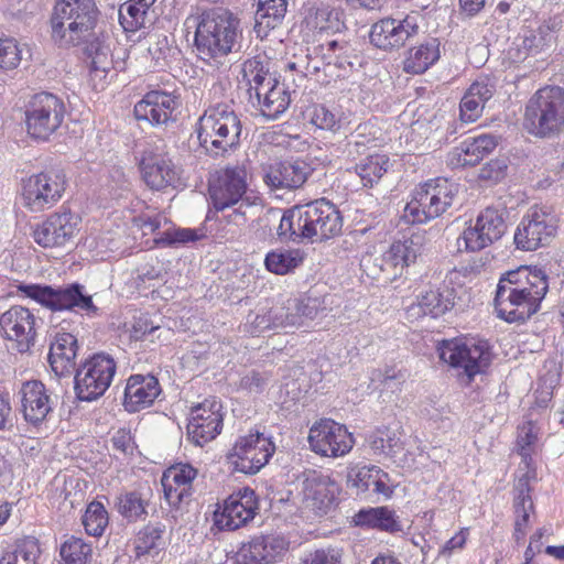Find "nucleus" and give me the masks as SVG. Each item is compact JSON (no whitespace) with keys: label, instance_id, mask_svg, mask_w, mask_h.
<instances>
[{"label":"nucleus","instance_id":"obj_12","mask_svg":"<svg viewBox=\"0 0 564 564\" xmlns=\"http://www.w3.org/2000/svg\"><path fill=\"white\" fill-rule=\"evenodd\" d=\"M65 104L51 93H39L25 105V126L31 138L46 141L62 126Z\"/></svg>","mask_w":564,"mask_h":564},{"label":"nucleus","instance_id":"obj_8","mask_svg":"<svg viewBox=\"0 0 564 564\" xmlns=\"http://www.w3.org/2000/svg\"><path fill=\"white\" fill-rule=\"evenodd\" d=\"M523 124L529 133L553 137L564 130V89L545 86L536 90L528 100Z\"/></svg>","mask_w":564,"mask_h":564},{"label":"nucleus","instance_id":"obj_50","mask_svg":"<svg viewBox=\"0 0 564 564\" xmlns=\"http://www.w3.org/2000/svg\"><path fill=\"white\" fill-rule=\"evenodd\" d=\"M90 554L91 546L76 536H70L61 546V557L65 564H85Z\"/></svg>","mask_w":564,"mask_h":564},{"label":"nucleus","instance_id":"obj_17","mask_svg":"<svg viewBox=\"0 0 564 564\" xmlns=\"http://www.w3.org/2000/svg\"><path fill=\"white\" fill-rule=\"evenodd\" d=\"M310 448L324 457H340L354 446V437L347 427L330 419L315 422L308 432Z\"/></svg>","mask_w":564,"mask_h":564},{"label":"nucleus","instance_id":"obj_57","mask_svg":"<svg viewBox=\"0 0 564 564\" xmlns=\"http://www.w3.org/2000/svg\"><path fill=\"white\" fill-rule=\"evenodd\" d=\"M21 61V50L13 39L0 37V68H15Z\"/></svg>","mask_w":564,"mask_h":564},{"label":"nucleus","instance_id":"obj_20","mask_svg":"<svg viewBox=\"0 0 564 564\" xmlns=\"http://www.w3.org/2000/svg\"><path fill=\"white\" fill-rule=\"evenodd\" d=\"M258 510L254 490L245 487L224 501L223 509L214 513V522L219 530L234 531L253 520Z\"/></svg>","mask_w":564,"mask_h":564},{"label":"nucleus","instance_id":"obj_39","mask_svg":"<svg viewBox=\"0 0 564 564\" xmlns=\"http://www.w3.org/2000/svg\"><path fill=\"white\" fill-rule=\"evenodd\" d=\"M313 53L321 57L325 65H334L340 69L352 66L351 59L355 57L352 46L344 39L329 40L314 47Z\"/></svg>","mask_w":564,"mask_h":564},{"label":"nucleus","instance_id":"obj_33","mask_svg":"<svg viewBox=\"0 0 564 564\" xmlns=\"http://www.w3.org/2000/svg\"><path fill=\"white\" fill-rule=\"evenodd\" d=\"M495 86L488 79L474 82L459 105V117L464 122H475L482 113L485 104L492 98Z\"/></svg>","mask_w":564,"mask_h":564},{"label":"nucleus","instance_id":"obj_45","mask_svg":"<svg viewBox=\"0 0 564 564\" xmlns=\"http://www.w3.org/2000/svg\"><path fill=\"white\" fill-rule=\"evenodd\" d=\"M389 159L386 154H372L361 160L356 165V172L360 176L364 186H372L387 172Z\"/></svg>","mask_w":564,"mask_h":564},{"label":"nucleus","instance_id":"obj_59","mask_svg":"<svg viewBox=\"0 0 564 564\" xmlns=\"http://www.w3.org/2000/svg\"><path fill=\"white\" fill-rule=\"evenodd\" d=\"M272 318L274 321L275 328L288 329L302 325V321H300L295 314L294 306L272 307Z\"/></svg>","mask_w":564,"mask_h":564},{"label":"nucleus","instance_id":"obj_58","mask_svg":"<svg viewBox=\"0 0 564 564\" xmlns=\"http://www.w3.org/2000/svg\"><path fill=\"white\" fill-rule=\"evenodd\" d=\"M133 224L142 230L143 235L158 234V237H160L162 234L158 231L161 228L165 229L169 225V220L163 214H142L133 218Z\"/></svg>","mask_w":564,"mask_h":564},{"label":"nucleus","instance_id":"obj_22","mask_svg":"<svg viewBox=\"0 0 564 564\" xmlns=\"http://www.w3.org/2000/svg\"><path fill=\"white\" fill-rule=\"evenodd\" d=\"M290 546L281 534L256 535L236 553L237 564H273L281 561Z\"/></svg>","mask_w":564,"mask_h":564},{"label":"nucleus","instance_id":"obj_37","mask_svg":"<svg viewBox=\"0 0 564 564\" xmlns=\"http://www.w3.org/2000/svg\"><path fill=\"white\" fill-rule=\"evenodd\" d=\"M242 76L249 86L251 99L279 83L269 72L268 59L261 56H254L243 63Z\"/></svg>","mask_w":564,"mask_h":564},{"label":"nucleus","instance_id":"obj_5","mask_svg":"<svg viewBox=\"0 0 564 564\" xmlns=\"http://www.w3.org/2000/svg\"><path fill=\"white\" fill-rule=\"evenodd\" d=\"M195 131L200 147L214 158L224 156L240 145V119L226 104L208 107L198 118Z\"/></svg>","mask_w":564,"mask_h":564},{"label":"nucleus","instance_id":"obj_61","mask_svg":"<svg viewBox=\"0 0 564 564\" xmlns=\"http://www.w3.org/2000/svg\"><path fill=\"white\" fill-rule=\"evenodd\" d=\"M371 380L379 381L386 388L395 391L399 390L400 386L405 381V375L401 370H395L394 368H387L383 371H373Z\"/></svg>","mask_w":564,"mask_h":564},{"label":"nucleus","instance_id":"obj_10","mask_svg":"<svg viewBox=\"0 0 564 564\" xmlns=\"http://www.w3.org/2000/svg\"><path fill=\"white\" fill-rule=\"evenodd\" d=\"M440 359L451 367L460 369L470 382L489 366L490 346L487 340L454 338L444 340L437 348Z\"/></svg>","mask_w":564,"mask_h":564},{"label":"nucleus","instance_id":"obj_60","mask_svg":"<svg viewBox=\"0 0 564 564\" xmlns=\"http://www.w3.org/2000/svg\"><path fill=\"white\" fill-rule=\"evenodd\" d=\"M538 440V431L532 422H527L518 429L517 445L519 447L520 455L523 457L530 456L531 445Z\"/></svg>","mask_w":564,"mask_h":564},{"label":"nucleus","instance_id":"obj_23","mask_svg":"<svg viewBox=\"0 0 564 564\" xmlns=\"http://www.w3.org/2000/svg\"><path fill=\"white\" fill-rule=\"evenodd\" d=\"M221 404L215 399H207L192 408L188 424V438L197 446H204L221 431Z\"/></svg>","mask_w":564,"mask_h":564},{"label":"nucleus","instance_id":"obj_27","mask_svg":"<svg viewBox=\"0 0 564 564\" xmlns=\"http://www.w3.org/2000/svg\"><path fill=\"white\" fill-rule=\"evenodd\" d=\"M140 169L145 184L152 189L176 187L182 183V169L167 155H144Z\"/></svg>","mask_w":564,"mask_h":564},{"label":"nucleus","instance_id":"obj_38","mask_svg":"<svg viewBox=\"0 0 564 564\" xmlns=\"http://www.w3.org/2000/svg\"><path fill=\"white\" fill-rule=\"evenodd\" d=\"M340 12L327 4H313L307 8L304 24L318 32H339L344 26Z\"/></svg>","mask_w":564,"mask_h":564},{"label":"nucleus","instance_id":"obj_18","mask_svg":"<svg viewBox=\"0 0 564 564\" xmlns=\"http://www.w3.org/2000/svg\"><path fill=\"white\" fill-rule=\"evenodd\" d=\"M556 219L543 208H531L514 234L517 248L532 251L549 245L556 232Z\"/></svg>","mask_w":564,"mask_h":564},{"label":"nucleus","instance_id":"obj_3","mask_svg":"<svg viewBox=\"0 0 564 564\" xmlns=\"http://www.w3.org/2000/svg\"><path fill=\"white\" fill-rule=\"evenodd\" d=\"M549 289L546 274L541 269L519 267L499 279L495 310L508 323H523L540 308Z\"/></svg>","mask_w":564,"mask_h":564},{"label":"nucleus","instance_id":"obj_55","mask_svg":"<svg viewBox=\"0 0 564 564\" xmlns=\"http://www.w3.org/2000/svg\"><path fill=\"white\" fill-rule=\"evenodd\" d=\"M344 551L338 546H326L307 553L301 564H343Z\"/></svg>","mask_w":564,"mask_h":564},{"label":"nucleus","instance_id":"obj_25","mask_svg":"<svg viewBox=\"0 0 564 564\" xmlns=\"http://www.w3.org/2000/svg\"><path fill=\"white\" fill-rule=\"evenodd\" d=\"M18 398L23 419L33 426H40L53 410V400L44 383L39 380L23 382Z\"/></svg>","mask_w":564,"mask_h":564},{"label":"nucleus","instance_id":"obj_56","mask_svg":"<svg viewBox=\"0 0 564 564\" xmlns=\"http://www.w3.org/2000/svg\"><path fill=\"white\" fill-rule=\"evenodd\" d=\"M118 510L124 518L134 520L145 513L144 501L139 492H127L119 497Z\"/></svg>","mask_w":564,"mask_h":564},{"label":"nucleus","instance_id":"obj_36","mask_svg":"<svg viewBox=\"0 0 564 564\" xmlns=\"http://www.w3.org/2000/svg\"><path fill=\"white\" fill-rule=\"evenodd\" d=\"M499 138L495 134H479L465 140L455 149L457 164L473 166L479 163L486 155L490 154L498 145Z\"/></svg>","mask_w":564,"mask_h":564},{"label":"nucleus","instance_id":"obj_6","mask_svg":"<svg viewBox=\"0 0 564 564\" xmlns=\"http://www.w3.org/2000/svg\"><path fill=\"white\" fill-rule=\"evenodd\" d=\"M424 250V235L414 232L404 240L393 241L384 250L367 251L360 259V268L373 280L392 282L415 262Z\"/></svg>","mask_w":564,"mask_h":564},{"label":"nucleus","instance_id":"obj_2","mask_svg":"<svg viewBox=\"0 0 564 564\" xmlns=\"http://www.w3.org/2000/svg\"><path fill=\"white\" fill-rule=\"evenodd\" d=\"M186 29H195L198 57L217 69L227 68L228 55L238 46L241 36L240 20L230 10L215 7L197 9L184 21Z\"/></svg>","mask_w":564,"mask_h":564},{"label":"nucleus","instance_id":"obj_9","mask_svg":"<svg viewBox=\"0 0 564 564\" xmlns=\"http://www.w3.org/2000/svg\"><path fill=\"white\" fill-rule=\"evenodd\" d=\"M456 193V184L447 178L430 180L414 189L404 208V217L416 224L435 219L452 205Z\"/></svg>","mask_w":564,"mask_h":564},{"label":"nucleus","instance_id":"obj_62","mask_svg":"<svg viewBox=\"0 0 564 564\" xmlns=\"http://www.w3.org/2000/svg\"><path fill=\"white\" fill-rule=\"evenodd\" d=\"M293 306L295 314L303 324L304 319H313L317 316L321 308V302L317 297L306 296L297 300Z\"/></svg>","mask_w":564,"mask_h":564},{"label":"nucleus","instance_id":"obj_31","mask_svg":"<svg viewBox=\"0 0 564 564\" xmlns=\"http://www.w3.org/2000/svg\"><path fill=\"white\" fill-rule=\"evenodd\" d=\"M454 290L447 284L431 286L417 296V303L410 307L409 313L412 316L422 314L436 318L454 306Z\"/></svg>","mask_w":564,"mask_h":564},{"label":"nucleus","instance_id":"obj_46","mask_svg":"<svg viewBox=\"0 0 564 564\" xmlns=\"http://www.w3.org/2000/svg\"><path fill=\"white\" fill-rule=\"evenodd\" d=\"M41 550L33 538H25L15 544L12 552L6 553L0 564H37Z\"/></svg>","mask_w":564,"mask_h":564},{"label":"nucleus","instance_id":"obj_43","mask_svg":"<svg viewBox=\"0 0 564 564\" xmlns=\"http://www.w3.org/2000/svg\"><path fill=\"white\" fill-rule=\"evenodd\" d=\"M286 8V0H257L256 28H276L282 22Z\"/></svg>","mask_w":564,"mask_h":564},{"label":"nucleus","instance_id":"obj_64","mask_svg":"<svg viewBox=\"0 0 564 564\" xmlns=\"http://www.w3.org/2000/svg\"><path fill=\"white\" fill-rule=\"evenodd\" d=\"M507 164L505 160L496 159L485 164L479 172V178L499 182L506 175Z\"/></svg>","mask_w":564,"mask_h":564},{"label":"nucleus","instance_id":"obj_53","mask_svg":"<svg viewBox=\"0 0 564 564\" xmlns=\"http://www.w3.org/2000/svg\"><path fill=\"white\" fill-rule=\"evenodd\" d=\"M199 238L195 229L166 227L154 242L162 247H177L187 242L196 241Z\"/></svg>","mask_w":564,"mask_h":564},{"label":"nucleus","instance_id":"obj_21","mask_svg":"<svg viewBox=\"0 0 564 564\" xmlns=\"http://www.w3.org/2000/svg\"><path fill=\"white\" fill-rule=\"evenodd\" d=\"M417 13H410L403 19L384 18L372 24L370 42L381 50H394L402 47L406 41L419 33Z\"/></svg>","mask_w":564,"mask_h":564},{"label":"nucleus","instance_id":"obj_24","mask_svg":"<svg viewBox=\"0 0 564 564\" xmlns=\"http://www.w3.org/2000/svg\"><path fill=\"white\" fill-rule=\"evenodd\" d=\"M80 218L68 210L52 214L33 230L34 241L43 248L66 246L79 230Z\"/></svg>","mask_w":564,"mask_h":564},{"label":"nucleus","instance_id":"obj_19","mask_svg":"<svg viewBox=\"0 0 564 564\" xmlns=\"http://www.w3.org/2000/svg\"><path fill=\"white\" fill-rule=\"evenodd\" d=\"M507 229L502 213L492 207L480 212L475 225L467 227L458 238V247L462 242L467 251H480L499 240Z\"/></svg>","mask_w":564,"mask_h":564},{"label":"nucleus","instance_id":"obj_40","mask_svg":"<svg viewBox=\"0 0 564 564\" xmlns=\"http://www.w3.org/2000/svg\"><path fill=\"white\" fill-rule=\"evenodd\" d=\"M261 115L269 120L276 119L290 106V95L284 84L276 83L256 97Z\"/></svg>","mask_w":564,"mask_h":564},{"label":"nucleus","instance_id":"obj_34","mask_svg":"<svg viewBox=\"0 0 564 564\" xmlns=\"http://www.w3.org/2000/svg\"><path fill=\"white\" fill-rule=\"evenodd\" d=\"M440 57V41L435 37L426 39L419 45L408 50L403 61V70L408 74H423L433 66Z\"/></svg>","mask_w":564,"mask_h":564},{"label":"nucleus","instance_id":"obj_16","mask_svg":"<svg viewBox=\"0 0 564 564\" xmlns=\"http://www.w3.org/2000/svg\"><path fill=\"white\" fill-rule=\"evenodd\" d=\"M0 335L18 352H26L35 345L37 317L28 307L13 305L0 315Z\"/></svg>","mask_w":564,"mask_h":564},{"label":"nucleus","instance_id":"obj_35","mask_svg":"<svg viewBox=\"0 0 564 564\" xmlns=\"http://www.w3.org/2000/svg\"><path fill=\"white\" fill-rule=\"evenodd\" d=\"M338 490V485L325 475L313 473L304 481L305 498L312 500L313 507L322 512L333 506Z\"/></svg>","mask_w":564,"mask_h":564},{"label":"nucleus","instance_id":"obj_49","mask_svg":"<svg viewBox=\"0 0 564 564\" xmlns=\"http://www.w3.org/2000/svg\"><path fill=\"white\" fill-rule=\"evenodd\" d=\"M533 510V502L529 492L521 489L514 499V536L517 541L524 538L529 523L530 512Z\"/></svg>","mask_w":564,"mask_h":564},{"label":"nucleus","instance_id":"obj_52","mask_svg":"<svg viewBox=\"0 0 564 564\" xmlns=\"http://www.w3.org/2000/svg\"><path fill=\"white\" fill-rule=\"evenodd\" d=\"M377 471H380L378 466L351 467L347 475L348 485L359 492H370L378 476Z\"/></svg>","mask_w":564,"mask_h":564},{"label":"nucleus","instance_id":"obj_63","mask_svg":"<svg viewBox=\"0 0 564 564\" xmlns=\"http://www.w3.org/2000/svg\"><path fill=\"white\" fill-rule=\"evenodd\" d=\"M246 328L251 334H259L267 329L275 328L272 318V308L263 314H249Z\"/></svg>","mask_w":564,"mask_h":564},{"label":"nucleus","instance_id":"obj_14","mask_svg":"<svg viewBox=\"0 0 564 564\" xmlns=\"http://www.w3.org/2000/svg\"><path fill=\"white\" fill-rule=\"evenodd\" d=\"M66 176L61 170L33 174L23 182L22 196L32 212H42L54 206L63 196Z\"/></svg>","mask_w":564,"mask_h":564},{"label":"nucleus","instance_id":"obj_48","mask_svg":"<svg viewBox=\"0 0 564 564\" xmlns=\"http://www.w3.org/2000/svg\"><path fill=\"white\" fill-rule=\"evenodd\" d=\"M108 512L99 501H93L87 506L83 517L86 532L93 536H100L108 525Z\"/></svg>","mask_w":564,"mask_h":564},{"label":"nucleus","instance_id":"obj_41","mask_svg":"<svg viewBox=\"0 0 564 564\" xmlns=\"http://www.w3.org/2000/svg\"><path fill=\"white\" fill-rule=\"evenodd\" d=\"M356 525L380 529L388 532L400 531L394 512L387 507L361 509L354 517Z\"/></svg>","mask_w":564,"mask_h":564},{"label":"nucleus","instance_id":"obj_30","mask_svg":"<svg viewBox=\"0 0 564 564\" xmlns=\"http://www.w3.org/2000/svg\"><path fill=\"white\" fill-rule=\"evenodd\" d=\"M161 393L159 380L152 375H132L124 389V408L138 412L151 405Z\"/></svg>","mask_w":564,"mask_h":564},{"label":"nucleus","instance_id":"obj_51","mask_svg":"<svg viewBox=\"0 0 564 564\" xmlns=\"http://www.w3.org/2000/svg\"><path fill=\"white\" fill-rule=\"evenodd\" d=\"M311 122L316 128L330 131L333 133L338 132L346 123L345 118L332 111L324 105H317L314 107L311 116Z\"/></svg>","mask_w":564,"mask_h":564},{"label":"nucleus","instance_id":"obj_7","mask_svg":"<svg viewBox=\"0 0 564 564\" xmlns=\"http://www.w3.org/2000/svg\"><path fill=\"white\" fill-rule=\"evenodd\" d=\"M247 170L242 165L228 166L218 171L209 181V194L216 210H226L229 225L242 227L248 220L252 202L247 196Z\"/></svg>","mask_w":564,"mask_h":564},{"label":"nucleus","instance_id":"obj_29","mask_svg":"<svg viewBox=\"0 0 564 564\" xmlns=\"http://www.w3.org/2000/svg\"><path fill=\"white\" fill-rule=\"evenodd\" d=\"M197 471L188 464H177L169 467L162 476L164 498L172 507H178L191 496L192 482Z\"/></svg>","mask_w":564,"mask_h":564},{"label":"nucleus","instance_id":"obj_54","mask_svg":"<svg viewBox=\"0 0 564 564\" xmlns=\"http://www.w3.org/2000/svg\"><path fill=\"white\" fill-rule=\"evenodd\" d=\"M149 9L138 6L137 2L130 0L119 9V19L126 30H134L143 26L145 14Z\"/></svg>","mask_w":564,"mask_h":564},{"label":"nucleus","instance_id":"obj_28","mask_svg":"<svg viewBox=\"0 0 564 564\" xmlns=\"http://www.w3.org/2000/svg\"><path fill=\"white\" fill-rule=\"evenodd\" d=\"M311 173L312 167L305 161L286 160L263 167V181L272 189H296Z\"/></svg>","mask_w":564,"mask_h":564},{"label":"nucleus","instance_id":"obj_13","mask_svg":"<svg viewBox=\"0 0 564 564\" xmlns=\"http://www.w3.org/2000/svg\"><path fill=\"white\" fill-rule=\"evenodd\" d=\"M116 373V362L107 354H96L75 372L74 389L80 401H93L104 395Z\"/></svg>","mask_w":564,"mask_h":564},{"label":"nucleus","instance_id":"obj_1","mask_svg":"<svg viewBox=\"0 0 564 564\" xmlns=\"http://www.w3.org/2000/svg\"><path fill=\"white\" fill-rule=\"evenodd\" d=\"M99 10L95 0H57L52 18V39L59 47H83L91 72L106 74L112 64L110 44L96 32Z\"/></svg>","mask_w":564,"mask_h":564},{"label":"nucleus","instance_id":"obj_11","mask_svg":"<svg viewBox=\"0 0 564 564\" xmlns=\"http://www.w3.org/2000/svg\"><path fill=\"white\" fill-rule=\"evenodd\" d=\"M17 288L18 292L22 295L35 301L41 306L52 312L96 311L91 296L85 294L84 286L78 283H73L65 288L20 283Z\"/></svg>","mask_w":564,"mask_h":564},{"label":"nucleus","instance_id":"obj_42","mask_svg":"<svg viewBox=\"0 0 564 564\" xmlns=\"http://www.w3.org/2000/svg\"><path fill=\"white\" fill-rule=\"evenodd\" d=\"M304 253L299 249H278L267 254L264 264L275 274H286L303 263Z\"/></svg>","mask_w":564,"mask_h":564},{"label":"nucleus","instance_id":"obj_4","mask_svg":"<svg viewBox=\"0 0 564 564\" xmlns=\"http://www.w3.org/2000/svg\"><path fill=\"white\" fill-rule=\"evenodd\" d=\"M341 229L343 216L336 205L319 198L286 209L281 217L278 235L293 242H314L334 238Z\"/></svg>","mask_w":564,"mask_h":564},{"label":"nucleus","instance_id":"obj_47","mask_svg":"<svg viewBox=\"0 0 564 564\" xmlns=\"http://www.w3.org/2000/svg\"><path fill=\"white\" fill-rule=\"evenodd\" d=\"M367 442L375 454L392 457L402 449L400 438L387 427L373 431L368 436Z\"/></svg>","mask_w":564,"mask_h":564},{"label":"nucleus","instance_id":"obj_26","mask_svg":"<svg viewBox=\"0 0 564 564\" xmlns=\"http://www.w3.org/2000/svg\"><path fill=\"white\" fill-rule=\"evenodd\" d=\"M178 97L163 90H151L134 106L133 112L138 121L151 126H163L172 120L173 112L178 108Z\"/></svg>","mask_w":564,"mask_h":564},{"label":"nucleus","instance_id":"obj_44","mask_svg":"<svg viewBox=\"0 0 564 564\" xmlns=\"http://www.w3.org/2000/svg\"><path fill=\"white\" fill-rule=\"evenodd\" d=\"M164 527L159 524H149L141 529L134 540L135 555L158 553L164 545Z\"/></svg>","mask_w":564,"mask_h":564},{"label":"nucleus","instance_id":"obj_32","mask_svg":"<svg viewBox=\"0 0 564 564\" xmlns=\"http://www.w3.org/2000/svg\"><path fill=\"white\" fill-rule=\"evenodd\" d=\"M77 339L70 333L56 332L50 346L48 361L56 376L70 375L76 366Z\"/></svg>","mask_w":564,"mask_h":564},{"label":"nucleus","instance_id":"obj_15","mask_svg":"<svg viewBox=\"0 0 564 564\" xmlns=\"http://www.w3.org/2000/svg\"><path fill=\"white\" fill-rule=\"evenodd\" d=\"M274 451L275 446L271 438L256 432L240 436L228 459L237 471L253 475L268 464Z\"/></svg>","mask_w":564,"mask_h":564}]
</instances>
